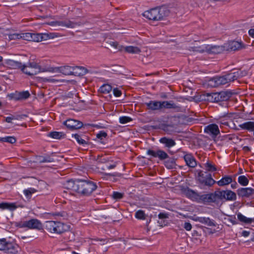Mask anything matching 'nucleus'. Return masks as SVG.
Here are the masks:
<instances>
[{"label":"nucleus","mask_w":254,"mask_h":254,"mask_svg":"<svg viewBox=\"0 0 254 254\" xmlns=\"http://www.w3.org/2000/svg\"><path fill=\"white\" fill-rule=\"evenodd\" d=\"M97 188L96 183L83 180H78L76 192L83 196H89Z\"/></svg>","instance_id":"nucleus-1"},{"label":"nucleus","mask_w":254,"mask_h":254,"mask_svg":"<svg viewBox=\"0 0 254 254\" xmlns=\"http://www.w3.org/2000/svg\"><path fill=\"white\" fill-rule=\"evenodd\" d=\"M46 230L51 233L62 234L69 229V227L60 222L48 221L45 224Z\"/></svg>","instance_id":"nucleus-2"},{"label":"nucleus","mask_w":254,"mask_h":254,"mask_svg":"<svg viewBox=\"0 0 254 254\" xmlns=\"http://www.w3.org/2000/svg\"><path fill=\"white\" fill-rule=\"evenodd\" d=\"M49 68H42L36 62H29L27 65L24 64L22 71L29 75H34L41 72L49 71Z\"/></svg>","instance_id":"nucleus-3"},{"label":"nucleus","mask_w":254,"mask_h":254,"mask_svg":"<svg viewBox=\"0 0 254 254\" xmlns=\"http://www.w3.org/2000/svg\"><path fill=\"white\" fill-rule=\"evenodd\" d=\"M143 16L150 20L159 21L163 19L164 13L161 8L155 7L145 11Z\"/></svg>","instance_id":"nucleus-4"},{"label":"nucleus","mask_w":254,"mask_h":254,"mask_svg":"<svg viewBox=\"0 0 254 254\" xmlns=\"http://www.w3.org/2000/svg\"><path fill=\"white\" fill-rule=\"evenodd\" d=\"M49 38V34L46 33H21V39L29 41L39 42Z\"/></svg>","instance_id":"nucleus-5"},{"label":"nucleus","mask_w":254,"mask_h":254,"mask_svg":"<svg viewBox=\"0 0 254 254\" xmlns=\"http://www.w3.org/2000/svg\"><path fill=\"white\" fill-rule=\"evenodd\" d=\"M19 247L14 243L6 241L5 239H0V251H3L6 253L17 254Z\"/></svg>","instance_id":"nucleus-6"},{"label":"nucleus","mask_w":254,"mask_h":254,"mask_svg":"<svg viewBox=\"0 0 254 254\" xmlns=\"http://www.w3.org/2000/svg\"><path fill=\"white\" fill-rule=\"evenodd\" d=\"M16 226L19 228H28L30 229L41 230L43 225L37 219H31L28 221H21L17 223Z\"/></svg>","instance_id":"nucleus-7"},{"label":"nucleus","mask_w":254,"mask_h":254,"mask_svg":"<svg viewBox=\"0 0 254 254\" xmlns=\"http://www.w3.org/2000/svg\"><path fill=\"white\" fill-rule=\"evenodd\" d=\"M198 177L199 182L204 186L212 187L214 184L216 183V181L212 178L210 174H207L204 176L201 170L199 171Z\"/></svg>","instance_id":"nucleus-8"},{"label":"nucleus","mask_w":254,"mask_h":254,"mask_svg":"<svg viewBox=\"0 0 254 254\" xmlns=\"http://www.w3.org/2000/svg\"><path fill=\"white\" fill-rule=\"evenodd\" d=\"M225 47V45L224 46L207 45L205 46L204 49L200 50L199 52L203 53L205 51L209 54H218L226 50Z\"/></svg>","instance_id":"nucleus-9"},{"label":"nucleus","mask_w":254,"mask_h":254,"mask_svg":"<svg viewBox=\"0 0 254 254\" xmlns=\"http://www.w3.org/2000/svg\"><path fill=\"white\" fill-rule=\"evenodd\" d=\"M49 72H60L66 75H72L73 66L68 65L63 66L57 67H49Z\"/></svg>","instance_id":"nucleus-10"},{"label":"nucleus","mask_w":254,"mask_h":254,"mask_svg":"<svg viewBox=\"0 0 254 254\" xmlns=\"http://www.w3.org/2000/svg\"><path fill=\"white\" fill-rule=\"evenodd\" d=\"M147 154L154 158H158L161 161L169 158V155L167 153L161 149H157L156 150L148 149L147 151Z\"/></svg>","instance_id":"nucleus-11"},{"label":"nucleus","mask_w":254,"mask_h":254,"mask_svg":"<svg viewBox=\"0 0 254 254\" xmlns=\"http://www.w3.org/2000/svg\"><path fill=\"white\" fill-rule=\"evenodd\" d=\"M204 132L209 134L212 138H215L220 134V130L217 125L212 124L205 127Z\"/></svg>","instance_id":"nucleus-12"},{"label":"nucleus","mask_w":254,"mask_h":254,"mask_svg":"<svg viewBox=\"0 0 254 254\" xmlns=\"http://www.w3.org/2000/svg\"><path fill=\"white\" fill-rule=\"evenodd\" d=\"M64 125L70 130L80 128L83 126V124L81 122L73 119H68L66 120L64 122Z\"/></svg>","instance_id":"nucleus-13"},{"label":"nucleus","mask_w":254,"mask_h":254,"mask_svg":"<svg viewBox=\"0 0 254 254\" xmlns=\"http://www.w3.org/2000/svg\"><path fill=\"white\" fill-rule=\"evenodd\" d=\"M210 81L214 82L213 86L214 87L225 85L230 82L227 74L221 76L214 77Z\"/></svg>","instance_id":"nucleus-14"},{"label":"nucleus","mask_w":254,"mask_h":254,"mask_svg":"<svg viewBox=\"0 0 254 254\" xmlns=\"http://www.w3.org/2000/svg\"><path fill=\"white\" fill-rule=\"evenodd\" d=\"M238 195L242 197H249L254 194V189L251 188H242L237 190Z\"/></svg>","instance_id":"nucleus-15"},{"label":"nucleus","mask_w":254,"mask_h":254,"mask_svg":"<svg viewBox=\"0 0 254 254\" xmlns=\"http://www.w3.org/2000/svg\"><path fill=\"white\" fill-rule=\"evenodd\" d=\"M227 74L228 77L229 78L230 82H231L246 76L247 72L245 71L237 70L227 73Z\"/></svg>","instance_id":"nucleus-16"},{"label":"nucleus","mask_w":254,"mask_h":254,"mask_svg":"<svg viewBox=\"0 0 254 254\" xmlns=\"http://www.w3.org/2000/svg\"><path fill=\"white\" fill-rule=\"evenodd\" d=\"M50 25L52 26H62L68 28H73L75 26L76 24L69 20H65L63 21H53L51 22Z\"/></svg>","instance_id":"nucleus-17"},{"label":"nucleus","mask_w":254,"mask_h":254,"mask_svg":"<svg viewBox=\"0 0 254 254\" xmlns=\"http://www.w3.org/2000/svg\"><path fill=\"white\" fill-rule=\"evenodd\" d=\"M226 50L236 51L242 48V43L237 41H233L225 44Z\"/></svg>","instance_id":"nucleus-18"},{"label":"nucleus","mask_w":254,"mask_h":254,"mask_svg":"<svg viewBox=\"0 0 254 254\" xmlns=\"http://www.w3.org/2000/svg\"><path fill=\"white\" fill-rule=\"evenodd\" d=\"M5 64L10 68L20 69L22 71L24 64L12 60H7L5 61Z\"/></svg>","instance_id":"nucleus-19"},{"label":"nucleus","mask_w":254,"mask_h":254,"mask_svg":"<svg viewBox=\"0 0 254 254\" xmlns=\"http://www.w3.org/2000/svg\"><path fill=\"white\" fill-rule=\"evenodd\" d=\"M78 184V180L74 181L72 180L66 181L64 184V187L67 190H71L73 191L76 192L77 187Z\"/></svg>","instance_id":"nucleus-20"},{"label":"nucleus","mask_w":254,"mask_h":254,"mask_svg":"<svg viewBox=\"0 0 254 254\" xmlns=\"http://www.w3.org/2000/svg\"><path fill=\"white\" fill-rule=\"evenodd\" d=\"M232 93L230 91H225L217 93V101L219 102L228 100L232 96Z\"/></svg>","instance_id":"nucleus-21"},{"label":"nucleus","mask_w":254,"mask_h":254,"mask_svg":"<svg viewBox=\"0 0 254 254\" xmlns=\"http://www.w3.org/2000/svg\"><path fill=\"white\" fill-rule=\"evenodd\" d=\"M147 108L151 110H159L161 109V101H150L145 103Z\"/></svg>","instance_id":"nucleus-22"},{"label":"nucleus","mask_w":254,"mask_h":254,"mask_svg":"<svg viewBox=\"0 0 254 254\" xmlns=\"http://www.w3.org/2000/svg\"><path fill=\"white\" fill-rule=\"evenodd\" d=\"M72 75L75 76H81L85 74L88 72V70L83 66H73Z\"/></svg>","instance_id":"nucleus-23"},{"label":"nucleus","mask_w":254,"mask_h":254,"mask_svg":"<svg viewBox=\"0 0 254 254\" xmlns=\"http://www.w3.org/2000/svg\"><path fill=\"white\" fill-rule=\"evenodd\" d=\"M187 165L191 168H194L196 166V162L194 158L190 154H187L184 157Z\"/></svg>","instance_id":"nucleus-24"},{"label":"nucleus","mask_w":254,"mask_h":254,"mask_svg":"<svg viewBox=\"0 0 254 254\" xmlns=\"http://www.w3.org/2000/svg\"><path fill=\"white\" fill-rule=\"evenodd\" d=\"M159 141L160 143L165 144V147L168 148H171L176 145V142L174 140L166 137L161 138Z\"/></svg>","instance_id":"nucleus-25"},{"label":"nucleus","mask_w":254,"mask_h":254,"mask_svg":"<svg viewBox=\"0 0 254 254\" xmlns=\"http://www.w3.org/2000/svg\"><path fill=\"white\" fill-rule=\"evenodd\" d=\"M30 96L29 92L28 91L20 92L14 94L13 98L15 100H20L26 99Z\"/></svg>","instance_id":"nucleus-26"},{"label":"nucleus","mask_w":254,"mask_h":254,"mask_svg":"<svg viewBox=\"0 0 254 254\" xmlns=\"http://www.w3.org/2000/svg\"><path fill=\"white\" fill-rule=\"evenodd\" d=\"M223 195L225 196L224 199L226 200L234 201L237 198L236 193L231 190H223Z\"/></svg>","instance_id":"nucleus-27"},{"label":"nucleus","mask_w":254,"mask_h":254,"mask_svg":"<svg viewBox=\"0 0 254 254\" xmlns=\"http://www.w3.org/2000/svg\"><path fill=\"white\" fill-rule=\"evenodd\" d=\"M232 182V178L231 176H225L220 181L216 182V183L219 186H224L228 185Z\"/></svg>","instance_id":"nucleus-28"},{"label":"nucleus","mask_w":254,"mask_h":254,"mask_svg":"<svg viewBox=\"0 0 254 254\" xmlns=\"http://www.w3.org/2000/svg\"><path fill=\"white\" fill-rule=\"evenodd\" d=\"M239 127L245 130H247L250 131H253L254 128V122H248L244 123L242 124L239 125Z\"/></svg>","instance_id":"nucleus-29"},{"label":"nucleus","mask_w":254,"mask_h":254,"mask_svg":"<svg viewBox=\"0 0 254 254\" xmlns=\"http://www.w3.org/2000/svg\"><path fill=\"white\" fill-rule=\"evenodd\" d=\"M198 220L200 223L207 225L208 226H216V223L214 221L211 220L208 217H199L198 218Z\"/></svg>","instance_id":"nucleus-30"},{"label":"nucleus","mask_w":254,"mask_h":254,"mask_svg":"<svg viewBox=\"0 0 254 254\" xmlns=\"http://www.w3.org/2000/svg\"><path fill=\"white\" fill-rule=\"evenodd\" d=\"M17 208L14 203L2 202L0 203V208L1 209H9L13 210Z\"/></svg>","instance_id":"nucleus-31"},{"label":"nucleus","mask_w":254,"mask_h":254,"mask_svg":"<svg viewBox=\"0 0 254 254\" xmlns=\"http://www.w3.org/2000/svg\"><path fill=\"white\" fill-rule=\"evenodd\" d=\"M72 136H74L77 142L81 145L87 144L88 143V139L85 136L83 137L78 134H73Z\"/></svg>","instance_id":"nucleus-32"},{"label":"nucleus","mask_w":254,"mask_h":254,"mask_svg":"<svg viewBox=\"0 0 254 254\" xmlns=\"http://www.w3.org/2000/svg\"><path fill=\"white\" fill-rule=\"evenodd\" d=\"M217 95V93H206V98L204 100L210 102H218Z\"/></svg>","instance_id":"nucleus-33"},{"label":"nucleus","mask_w":254,"mask_h":254,"mask_svg":"<svg viewBox=\"0 0 254 254\" xmlns=\"http://www.w3.org/2000/svg\"><path fill=\"white\" fill-rule=\"evenodd\" d=\"M161 109H175L177 106L172 102V101H161Z\"/></svg>","instance_id":"nucleus-34"},{"label":"nucleus","mask_w":254,"mask_h":254,"mask_svg":"<svg viewBox=\"0 0 254 254\" xmlns=\"http://www.w3.org/2000/svg\"><path fill=\"white\" fill-rule=\"evenodd\" d=\"M238 219L240 221L245 224H251L254 220L252 218H249L239 213L237 214Z\"/></svg>","instance_id":"nucleus-35"},{"label":"nucleus","mask_w":254,"mask_h":254,"mask_svg":"<svg viewBox=\"0 0 254 254\" xmlns=\"http://www.w3.org/2000/svg\"><path fill=\"white\" fill-rule=\"evenodd\" d=\"M126 52L131 54H138L140 52V50L139 48L134 46H127L124 48Z\"/></svg>","instance_id":"nucleus-36"},{"label":"nucleus","mask_w":254,"mask_h":254,"mask_svg":"<svg viewBox=\"0 0 254 254\" xmlns=\"http://www.w3.org/2000/svg\"><path fill=\"white\" fill-rule=\"evenodd\" d=\"M16 141L15 137L12 136H6L5 137H0V141L8 142L11 144L14 143Z\"/></svg>","instance_id":"nucleus-37"},{"label":"nucleus","mask_w":254,"mask_h":254,"mask_svg":"<svg viewBox=\"0 0 254 254\" xmlns=\"http://www.w3.org/2000/svg\"><path fill=\"white\" fill-rule=\"evenodd\" d=\"M165 165L169 169L174 168L176 165L175 159L173 158L169 157L168 160L165 162Z\"/></svg>","instance_id":"nucleus-38"},{"label":"nucleus","mask_w":254,"mask_h":254,"mask_svg":"<svg viewBox=\"0 0 254 254\" xmlns=\"http://www.w3.org/2000/svg\"><path fill=\"white\" fill-rule=\"evenodd\" d=\"M112 86L108 84H105L100 87L99 91L104 94H108L112 90Z\"/></svg>","instance_id":"nucleus-39"},{"label":"nucleus","mask_w":254,"mask_h":254,"mask_svg":"<svg viewBox=\"0 0 254 254\" xmlns=\"http://www.w3.org/2000/svg\"><path fill=\"white\" fill-rule=\"evenodd\" d=\"M205 169L208 172H213L217 171V168L215 165L211 162H207L205 164Z\"/></svg>","instance_id":"nucleus-40"},{"label":"nucleus","mask_w":254,"mask_h":254,"mask_svg":"<svg viewBox=\"0 0 254 254\" xmlns=\"http://www.w3.org/2000/svg\"><path fill=\"white\" fill-rule=\"evenodd\" d=\"M65 135V134L62 132L52 131L49 133V136L58 139L64 137Z\"/></svg>","instance_id":"nucleus-41"},{"label":"nucleus","mask_w":254,"mask_h":254,"mask_svg":"<svg viewBox=\"0 0 254 254\" xmlns=\"http://www.w3.org/2000/svg\"><path fill=\"white\" fill-rule=\"evenodd\" d=\"M39 161L40 163H51L54 162V159L50 156H46L45 157L40 156H39Z\"/></svg>","instance_id":"nucleus-42"},{"label":"nucleus","mask_w":254,"mask_h":254,"mask_svg":"<svg viewBox=\"0 0 254 254\" xmlns=\"http://www.w3.org/2000/svg\"><path fill=\"white\" fill-rule=\"evenodd\" d=\"M238 181L239 184L243 186H247L249 184V180L245 176H239Z\"/></svg>","instance_id":"nucleus-43"},{"label":"nucleus","mask_w":254,"mask_h":254,"mask_svg":"<svg viewBox=\"0 0 254 254\" xmlns=\"http://www.w3.org/2000/svg\"><path fill=\"white\" fill-rule=\"evenodd\" d=\"M135 217L141 220H145L146 219V215L144 211L142 210H139L135 212Z\"/></svg>","instance_id":"nucleus-44"},{"label":"nucleus","mask_w":254,"mask_h":254,"mask_svg":"<svg viewBox=\"0 0 254 254\" xmlns=\"http://www.w3.org/2000/svg\"><path fill=\"white\" fill-rule=\"evenodd\" d=\"M215 195L216 196L217 200L218 203H219V200H222L224 198H225V196L223 195V190H216L214 192Z\"/></svg>","instance_id":"nucleus-45"},{"label":"nucleus","mask_w":254,"mask_h":254,"mask_svg":"<svg viewBox=\"0 0 254 254\" xmlns=\"http://www.w3.org/2000/svg\"><path fill=\"white\" fill-rule=\"evenodd\" d=\"M117 163L113 161L108 160L105 168L108 169H112L117 166Z\"/></svg>","instance_id":"nucleus-46"},{"label":"nucleus","mask_w":254,"mask_h":254,"mask_svg":"<svg viewBox=\"0 0 254 254\" xmlns=\"http://www.w3.org/2000/svg\"><path fill=\"white\" fill-rule=\"evenodd\" d=\"M187 195L190 196L191 198L197 200L199 194L192 190H188Z\"/></svg>","instance_id":"nucleus-47"},{"label":"nucleus","mask_w":254,"mask_h":254,"mask_svg":"<svg viewBox=\"0 0 254 254\" xmlns=\"http://www.w3.org/2000/svg\"><path fill=\"white\" fill-rule=\"evenodd\" d=\"M132 120V119L131 118L127 116H122L119 119L120 123L122 124L127 123L131 122Z\"/></svg>","instance_id":"nucleus-48"},{"label":"nucleus","mask_w":254,"mask_h":254,"mask_svg":"<svg viewBox=\"0 0 254 254\" xmlns=\"http://www.w3.org/2000/svg\"><path fill=\"white\" fill-rule=\"evenodd\" d=\"M53 215L57 216L58 218L62 217L63 219H65L67 217V213L64 211L54 213H53Z\"/></svg>","instance_id":"nucleus-49"},{"label":"nucleus","mask_w":254,"mask_h":254,"mask_svg":"<svg viewBox=\"0 0 254 254\" xmlns=\"http://www.w3.org/2000/svg\"><path fill=\"white\" fill-rule=\"evenodd\" d=\"M124 196V193L118 191H114L112 197L114 199L119 200L122 199Z\"/></svg>","instance_id":"nucleus-50"},{"label":"nucleus","mask_w":254,"mask_h":254,"mask_svg":"<svg viewBox=\"0 0 254 254\" xmlns=\"http://www.w3.org/2000/svg\"><path fill=\"white\" fill-rule=\"evenodd\" d=\"M8 38L10 40L21 39V33H13L9 34Z\"/></svg>","instance_id":"nucleus-51"},{"label":"nucleus","mask_w":254,"mask_h":254,"mask_svg":"<svg viewBox=\"0 0 254 254\" xmlns=\"http://www.w3.org/2000/svg\"><path fill=\"white\" fill-rule=\"evenodd\" d=\"M107 136V133L103 130L100 131L96 135L97 137L100 139H102L103 138H105Z\"/></svg>","instance_id":"nucleus-52"},{"label":"nucleus","mask_w":254,"mask_h":254,"mask_svg":"<svg viewBox=\"0 0 254 254\" xmlns=\"http://www.w3.org/2000/svg\"><path fill=\"white\" fill-rule=\"evenodd\" d=\"M110 45L114 47L116 49H118L119 50H121L122 48V46H120L119 43L117 42H113L112 41L110 43Z\"/></svg>","instance_id":"nucleus-53"},{"label":"nucleus","mask_w":254,"mask_h":254,"mask_svg":"<svg viewBox=\"0 0 254 254\" xmlns=\"http://www.w3.org/2000/svg\"><path fill=\"white\" fill-rule=\"evenodd\" d=\"M207 194L198 195L197 200L202 201L204 202H207Z\"/></svg>","instance_id":"nucleus-54"},{"label":"nucleus","mask_w":254,"mask_h":254,"mask_svg":"<svg viewBox=\"0 0 254 254\" xmlns=\"http://www.w3.org/2000/svg\"><path fill=\"white\" fill-rule=\"evenodd\" d=\"M183 227L187 230V231H190L191 228L192 226L190 223L189 222H185L184 224L183 225Z\"/></svg>","instance_id":"nucleus-55"},{"label":"nucleus","mask_w":254,"mask_h":254,"mask_svg":"<svg viewBox=\"0 0 254 254\" xmlns=\"http://www.w3.org/2000/svg\"><path fill=\"white\" fill-rule=\"evenodd\" d=\"M113 93L116 97H120L122 95V91L118 88L113 90Z\"/></svg>","instance_id":"nucleus-56"},{"label":"nucleus","mask_w":254,"mask_h":254,"mask_svg":"<svg viewBox=\"0 0 254 254\" xmlns=\"http://www.w3.org/2000/svg\"><path fill=\"white\" fill-rule=\"evenodd\" d=\"M169 217L168 214L166 213H160L158 215V218L161 219L168 218Z\"/></svg>","instance_id":"nucleus-57"},{"label":"nucleus","mask_w":254,"mask_h":254,"mask_svg":"<svg viewBox=\"0 0 254 254\" xmlns=\"http://www.w3.org/2000/svg\"><path fill=\"white\" fill-rule=\"evenodd\" d=\"M211 193V202L215 203H218V201L217 200L216 196L215 195L214 192L210 193Z\"/></svg>","instance_id":"nucleus-58"},{"label":"nucleus","mask_w":254,"mask_h":254,"mask_svg":"<svg viewBox=\"0 0 254 254\" xmlns=\"http://www.w3.org/2000/svg\"><path fill=\"white\" fill-rule=\"evenodd\" d=\"M34 192V191H33V190H24V194L27 196H29V195H31L32 193H33Z\"/></svg>","instance_id":"nucleus-59"},{"label":"nucleus","mask_w":254,"mask_h":254,"mask_svg":"<svg viewBox=\"0 0 254 254\" xmlns=\"http://www.w3.org/2000/svg\"><path fill=\"white\" fill-rule=\"evenodd\" d=\"M16 119L17 118H16L14 116H12L11 117H6L5 118V121L7 123H11V121L12 120H15V119Z\"/></svg>","instance_id":"nucleus-60"},{"label":"nucleus","mask_w":254,"mask_h":254,"mask_svg":"<svg viewBox=\"0 0 254 254\" xmlns=\"http://www.w3.org/2000/svg\"><path fill=\"white\" fill-rule=\"evenodd\" d=\"M229 220L230 222L232 223L233 225H235L237 224V222L236 221L235 216H234L233 217L231 216V218L229 219Z\"/></svg>","instance_id":"nucleus-61"},{"label":"nucleus","mask_w":254,"mask_h":254,"mask_svg":"<svg viewBox=\"0 0 254 254\" xmlns=\"http://www.w3.org/2000/svg\"><path fill=\"white\" fill-rule=\"evenodd\" d=\"M249 34L252 38H254V29H250Z\"/></svg>","instance_id":"nucleus-62"},{"label":"nucleus","mask_w":254,"mask_h":254,"mask_svg":"<svg viewBox=\"0 0 254 254\" xmlns=\"http://www.w3.org/2000/svg\"><path fill=\"white\" fill-rule=\"evenodd\" d=\"M211 193H208L207 194V203H212L211 202Z\"/></svg>","instance_id":"nucleus-63"},{"label":"nucleus","mask_w":254,"mask_h":254,"mask_svg":"<svg viewBox=\"0 0 254 254\" xmlns=\"http://www.w3.org/2000/svg\"><path fill=\"white\" fill-rule=\"evenodd\" d=\"M172 127L171 126H169V125H164L163 126V129L166 131V132H168L169 131V127Z\"/></svg>","instance_id":"nucleus-64"}]
</instances>
